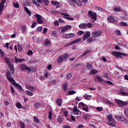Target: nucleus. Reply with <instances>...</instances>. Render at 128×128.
Listing matches in <instances>:
<instances>
[{"mask_svg":"<svg viewBox=\"0 0 128 128\" xmlns=\"http://www.w3.org/2000/svg\"><path fill=\"white\" fill-rule=\"evenodd\" d=\"M121 122H124V124H128V121L126 119V117L124 116H121V119H120Z\"/></svg>","mask_w":128,"mask_h":128,"instance_id":"nucleus-25","label":"nucleus"},{"mask_svg":"<svg viewBox=\"0 0 128 128\" xmlns=\"http://www.w3.org/2000/svg\"><path fill=\"white\" fill-rule=\"evenodd\" d=\"M76 93V91L70 90L69 92H68V96H72V94H74Z\"/></svg>","mask_w":128,"mask_h":128,"instance_id":"nucleus-43","label":"nucleus"},{"mask_svg":"<svg viewBox=\"0 0 128 128\" xmlns=\"http://www.w3.org/2000/svg\"><path fill=\"white\" fill-rule=\"evenodd\" d=\"M34 108L36 109L40 108V104L39 102L36 103L34 105Z\"/></svg>","mask_w":128,"mask_h":128,"instance_id":"nucleus-33","label":"nucleus"},{"mask_svg":"<svg viewBox=\"0 0 128 128\" xmlns=\"http://www.w3.org/2000/svg\"><path fill=\"white\" fill-rule=\"evenodd\" d=\"M95 80H94V82H96V80H98V82H104V79L98 76H96L94 77Z\"/></svg>","mask_w":128,"mask_h":128,"instance_id":"nucleus-14","label":"nucleus"},{"mask_svg":"<svg viewBox=\"0 0 128 128\" xmlns=\"http://www.w3.org/2000/svg\"><path fill=\"white\" fill-rule=\"evenodd\" d=\"M115 118L118 120V122H120V119L122 118V116H115Z\"/></svg>","mask_w":128,"mask_h":128,"instance_id":"nucleus-49","label":"nucleus"},{"mask_svg":"<svg viewBox=\"0 0 128 128\" xmlns=\"http://www.w3.org/2000/svg\"><path fill=\"white\" fill-rule=\"evenodd\" d=\"M20 128H26L24 122H20Z\"/></svg>","mask_w":128,"mask_h":128,"instance_id":"nucleus-41","label":"nucleus"},{"mask_svg":"<svg viewBox=\"0 0 128 128\" xmlns=\"http://www.w3.org/2000/svg\"><path fill=\"white\" fill-rule=\"evenodd\" d=\"M50 44V41L48 40H47L46 42H44V46H46Z\"/></svg>","mask_w":128,"mask_h":128,"instance_id":"nucleus-62","label":"nucleus"},{"mask_svg":"<svg viewBox=\"0 0 128 128\" xmlns=\"http://www.w3.org/2000/svg\"><path fill=\"white\" fill-rule=\"evenodd\" d=\"M86 66H87V68L88 70H92V64H90V63H86Z\"/></svg>","mask_w":128,"mask_h":128,"instance_id":"nucleus-35","label":"nucleus"},{"mask_svg":"<svg viewBox=\"0 0 128 128\" xmlns=\"http://www.w3.org/2000/svg\"><path fill=\"white\" fill-rule=\"evenodd\" d=\"M107 120L110 122L112 120V115L110 114L107 116Z\"/></svg>","mask_w":128,"mask_h":128,"instance_id":"nucleus-29","label":"nucleus"},{"mask_svg":"<svg viewBox=\"0 0 128 128\" xmlns=\"http://www.w3.org/2000/svg\"><path fill=\"white\" fill-rule=\"evenodd\" d=\"M37 24L38 23H36V22H34L31 26L32 28H36V26Z\"/></svg>","mask_w":128,"mask_h":128,"instance_id":"nucleus-50","label":"nucleus"},{"mask_svg":"<svg viewBox=\"0 0 128 128\" xmlns=\"http://www.w3.org/2000/svg\"><path fill=\"white\" fill-rule=\"evenodd\" d=\"M71 28H72V26H70V25H68L67 26L62 27V28L61 29V32H64L68 30H70Z\"/></svg>","mask_w":128,"mask_h":128,"instance_id":"nucleus-11","label":"nucleus"},{"mask_svg":"<svg viewBox=\"0 0 128 128\" xmlns=\"http://www.w3.org/2000/svg\"><path fill=\"white\" fill-rule=\"evenodd\" d=\"M6 78H7L8 80L10 82L12 83V84L15 86V88H17L20 90H23L24 88H22V86L20 85V84L16 82V81H14V78L12 76V75L10 74V72L8 71L6 74Z\"/></svg>","mask_w":128,"mask_h":128,"instance_id":"nucleus-1","label":"nucleus"},{"mask_svg":"<svg viewBox=\"0 0 128 128\" xmlns=\"http://www.w3.org/2000/svg\"><path fill=\"white\" fill-rule=\"evenodd\" d=\"M74 36H76V34L72 33L66 34V38H74Z\"/></svg>","mask_w":128,"mask_h":128,"instance_id":"nucleus-18","label":"nucleus"},{"mask_svg":"<svg viewBox=\"0 0 128 128\" xmlns=\"http://www.w3.org/2000/svg\"><path fill=\"white\" fill-rule=\"evenodd\" d=\"M90 51L88 50V51H86L82 56V58H83V56H84L88 54H90Z\"/></svg>","mask_w":128,"mask_h":128,"instance_id":"nucleus-47","label":"nucleus"},{"mask_svg":"<svg viewBox=\"0 0 128 128\" xmlns=\"http://www.w3.org/2000/svg\"><path fill=\"white\" fill-rule=\"evenodd\" d=\"M92 40H94V39L92 38H90L87 39V42H92Z\"/></svg>","mask_w":128,"mask_h":128,"instance_id":"nucleus-59","label":"nucleus"},{"mask_svg":"<svg viewBox=\"0 0 128 128\" xmlns=\"http://www.w3.org/2000/svg\"><path fill=\"white\" fill-rule=\"evenodd\" d=\"M68 54L66 53L62 56H60L58 58V64H61L62 62H66V60H68Z\"/></svg>","mask_w":128,"mask_h":128,"instance_id":"nucleus-2","label":"nucleus"},{"mask_svg":"<svg viewBox=\"0 0 128 128\" xmlns=\"http://www.w3.org/2000/svg\"><path fill=\"white\" fill-rule=\"evenodd\" d=\"M83 98H85V100H90L92 98V96L90 95H84Z\"/></svg>","mask_w":128,"mask_h":128,"instance_id":"nucleus-26","label":"nucleus"},{"mask_svg":"<svg viewBox=\"0 0 128 128\" xmlns=\"http://www.w3.org/2000/svg\"><path fill=\"white\" fill-rule=\"evenodd\" d=\"M24 10L26 12V14H28L29 16H32V12L28 10V8L24 7Z\"/></svg>","mask_w":128,"mask_h":128,"instance_id":"nucleus-24","label":"nucleus"},{"mask_svg":"<svg viewBox=\"0 0 128 128\" xmlns=\"http://www.w3.org/2000/svg\"><path fill=\"white\" fill-rule=\"evenodd\" d=\"M115 33H116L118 34V36H120L121 34L120 31L119 30L115 31Z\"/></svg>","mask_w":128,"mask_h":128,"instance_id":"nucleus-61","label":"nucleus"},{"mask_svg":"<svg viewBox=\"0 0 128 128\" xmlns=\"http://www.w3.org/2000/svg\"><path fill=\"white\" fill-rule=\"evenodd\" d=\"M86 26H88V28H92V25L90 23H88L86 24Z\"/></svg>","mask_w":128,"mask_h":128,"instance_id":"nucleus-57","label":"nucleus"},{"mask_svg":"<svg viewBox=\"0 0 128 128\" xmlns=\"http://www.w3.org/2000/svg\"><path fill=\"white\" fill-rule=\"evenodd\" d=\"M68 82H65L63 86V90H64V92H66V90H68Z\"/></svg>","mask_w":128,"mask_h":128,"instance_id":"nucleus-20","label":"nucleus"},{"mask_svg":"<svg viewBox=\"0 0 128 128\" xmlns=\"http://www.w3.org/2000/svg\"><path fill=\"white\" fill-rule=\"evenodd\" d=\"M84 34V32L83 31H78V36H82V34Z\"/></svg>","mask_w":128,"mask_h":128,"instance_id":"nucleus-56","label":"nucleus"},{"mask_svg":"<svg viewBox=\"0 0 128 128\" xmlns=\"http://www.w3.org/2000/svg\"><path fill=\"white\" fill-rule=\"evenodd\" d=\"M8 68L9 70H10L12 72V74L14 72V64L12 63H10V64H8Z\"/></svg>","mask_w":128,"mask_h":128,"instance_id":"nucleus-19","label":"nucleus"},{"mask_svg":"<svg viewBox=\"0 0 128 128\" xmlns=\"http://www.w3.org/2000/svg\"><path fill=\"white\" fill-rule=\"evenodd\" d=\"M12 4L14 6V8H20V6L18 5V4L13 2Z\"/></svg>","mask_w":128,"mask_h":128,"instance_id":"nucleus-36","label":"nucleus"},{"mask_svg":"<svg viewBox=\"0 0 128 128\" xmlns=\"http://www.w3.org/2000/svg\"><path fill=\"white\" fill-rule=\"evenodd\" d=\"M90 36V32H85L83 35V40H86Z\"/></svg>","mask_w":128,"mask_h":128,"instance_id":"nucleus-10","label":"nucleus"},{"mask_svg":"<svg viewBox=\"0 0 128 128\" xmlns=\"http://www.w3.org/2000/svg\"><path fill=\"white\" fill-rule=\"evenodd\" d=\"M56 104H58V106H62V99H57L56 101Z\"/></svg>","mask_w":128,"mask_h":128,"instance_id":"nucleus-17","label":"nucleus"},{"mask_svg":"<svg viewBox=\"0 0 128 128\" xmlns=\"http://www.w3.org/2000/svg\"><path fill=\"white\" fill-rule=\"evenodd\" d=\"M6 2V0H2L0 3V6L2 8H4V4Z\"/></svg>","mask_w":128,"mask_h":128,"instance_id":"nucleus-28","label":"nucleus"},{"mask_svg":"<svg viewBox=\"0 0 128 128\" xmlns=\"http://www.w3.org/2000/svg\"><path fill=\"white\" fill-rule=\"evenodd\" d=\"M102 60L104 62H106V57L104 56H103L102 58Z\"/></svg>","mask_w":128,"mask_h":128,"instance_id":"nucleus-63","label":"nucleus"},{"mask_svg":"<svg viewBox=\"0 0 128 128\" xmlns=\"http://www.w3.org/2000/svg\"><path fill=\"white\" fill-rule=\"evenodd\" d=\"M83 110H84L86 112H88V106L86 107H84L83 108Z\"/></svg>","mask_w":128,"mask_h":128,"instance_id":"nucleus-54","label":"nucleus"},{"mask_svg":"<svg viewBox=\"0 0 128 128\" xmlns=\"http://www.w3.org/2000/svg\"><path fill=\"white\" fill-rule=\"evenodd\" d=\"M42 28L40 26H39L37 28V32H42Z\"/></svg>","mask_w":128,"mask_h":128,"instance_id":"nucleus-52","label":"nucleus"},{"mask_svg":"<svg viewBox=\"0 0 128 128\" xmlns=\"http://www.w3.org/2000/svg\"><path fill=\"white\" fill-rule=\"evenodd\" d=\"M70 78H72V74L70 73H68L66 76V80H70Z\"/></svg>","mask_w":128,"mask_h":128,"instance_id":"nucleus-45","label":"nucleus"},{"mask_svg":"<svg viewBox=\"0 0 128 128\" xmlns=\"http://www.w3.org/2000/svg\"><path fill=\"white\" fill-rule=\"evenodd\" d=\"M79 28H81L82 30H85V28H86V23L80 24L79 25Z\"/></svg>","mask_w":128,"mask_h":128,"instance_id":"nucleus-21","label":"nucleus"},{"mask_svg":"<svg viewBox=\"0 0 128 128\" xmlns=\"http://www.w3.org/2000/svg\"><path fill=\"white\" fill-rule=\"evenodd\" d=\"M16 106L18 108H22V104L20 102H16Z\"/></svg>","mask_w":128,"mask_h":128,"instance_id":"nucleus-40","label":"nucleus"},{"mask_svg":"<svg viewBox=\"0 0 128 128\" xmlns=\"http://www.w3.org/2000/svg\"><path fill=\"white\" fill-rule=\"evenodd\" d=\"M124 113L126 118H128V108H126L124 110Z\"/></svg>","mask_w":128,"mask_h":128,"instance_id":"nucleus-37","label":"nucleus"},{"mask_svg":"<svg viewBox=\"0 0 128 128\" xmlns=\"http://www.w3.org/2000/svg\"><path fill=\"white\" fill-rule=\"evenodd\" d=\"M104 82H105V84H111L112 86L114 84L112 82L108 80H106Z\"/></svg>","mask_w":128,"mask_h":128,"instance_id":"nucleus-51","label":"nucleus"},{"mask_svg":"<svg viewBox=\"0 0 128 128\" xmlns=\"http://www.w3.org/2000/svg\"><path fill=\"white\" fill-rule=\"evenodd\" d=\"M90 74H98V70H92L90 71Z\"/></svg>","mask_w":128,"mask_h":128,"instance_id":"nucleus-31","label":"nucleus"},{"mask_svg":"<svg viewBox=\"0 0 128 128\" xmlns=\"http://www.w3.org/2000/svg\"><path fill=\"white\" fill-rule=\"evenodd\" d=\"M10 92H11L12 94H14V92H16V90H14V86H10Z\"/></svg>","mask_w":128,"mask_h":128,"instance_id":"nucleus-39","label":"nucleus"},{"mask_svg":"<svg viewBox=\"0 0 128 128\" xmlns=\"http://www.w3.org/2000/svg\"><path fill=\"white\" fill-rule=\"evenodd\" d=\"M33 54L32 50H29L28 52V56H32Z\"/></svg>","mask_w":128,"mask_h":128,"instance_id":"nucleus-58","label":"nucleus"},{"mask_svg":"<svg viewBox=\"0 0 128 128\" xmlns=\"http://www.w3.org/2000/svg\"><path fill=\"white\" fill-rule=\"evenodd\" d=\"M68 2L70 6H74V0H68Z\"/></svg>","mask_w":128,"mask_h":128,"instance_id":"nucleus-34","label":"nucleus"},{"mask_svg":"<svg viewBox=\"0 0 128 128\" xmlns=\"http://www.w3.org/2000/svg\"><path fill=\"white\" fill-rule=\"evenodd\" d=\"M4 60L6 64H10V58H8V57H4Z\"/></svg>","mask_w":128,"mask_h":128,"instance_id":"nucleus-27","label":"nucleus"},{"mask_svg":"<svg viewBox=\"0 0 128 128\" xmlns=\"http://www.w3.org/2000/svg\"><path fill=\"white\" fill-rule=\"evenodd\" d=\"M119 92L120 96H128V88L126 87H123L120 88Z\"/></svg>","mask_w":128,"mask_h":128,"instance_id":"nucleus-3","label":"nucleus"},{"mask_svg":"<svg viewBox=\"0 0 128 128\" xmlns=\"http://www.w3.org/2000/svg\"><path fill=\"white\" fill-rule=\"evenodd\" d=\"M20 68L22 70V72H30L32 70V68H29L26 64H20Z\"/></svg>","mask_w":128,"mask_h":128,"instance_id":"nucleus-5","label":"nucleus"},{"mask_svg":"<svg viewBox=\"0 0 128 128\" xmlns=\"http://www.w3.org/2000/svg\"><path fill=\"white\" fill-rule=\"evenodd\" d=\"M63 110H64L63 113L65 115V116H68V112L66 111V109L64 108Z\"/></svg>","mask_w":128,"mask_h":128,"instance_id":"nucleus-44","label":"nucleus"},{"mask_svg":"<svg viewBox=\"0 0 128 128\" xmlns=\"http://www.w3.org/2000/svg\"><path fill=\"white\" fill-rule=\"evenodd\" d=\"M88 16L92 20V22H94L96 20V12H92V10H89L88 12Z\"/></svg>","mask_w":128,"mask_h":128,"instance_id":"nucleus-4","label":"nucleus"},{"mask_svg":"<svg viewBox=\"0 0 128 128\" xmlns=\"http://www.w3.org/2000/svg\"><path fill=\"white\" fill-rule=\"evenodd\" d=\"M108 18L110 22H116V19L112 16H109Z\"/></svg>","mask_w":128,"mask_h":128,"instance_id":"nucleus-22","label":"nucleus"},{"mask_svg":"<svg viewBox=\"0 0 128 128\" xmlns=\"http://www.w3.org/2000/svg\"><path fill=\"white\" fill-rule=\"evenodd\" d=\"M64 128H72L70 126L68 125V124H66L64 126Z\"/></svg>","mask_w":128,"mask_h":128,"instance_id":"nucleus-64","label":"nucleus"},{"mask_svg":"<svg viewBox=\"0 0 128 128\" xmlns=\"http://www.w3.org/2000/svg\"><path fill=\"white\" fill-rule=\"evenodd\" d=\"M114 12H122V9L120 8L115 7L114 9Z\"/></svg>","mask_w":128,"mask_h":128,"instance_id":"nucleus-42","label":"nucleus"},{"mask_svg":"<svg viewBox=\"0 0 128 128\" xmlns=\"http://www.w3.org/2000/svg\"><path fill=\"white\" fill-rule=\"evenodd\" d=\"M48 118L49 120H52V111L49 112Z\"/></svg>","mask_w":128,"mask_h":128,"instance_id":"nucleus-38","label":"nucleus"},{"mask_svg":"<svg viewBox=\"0 0 128 128\" xmlns=\"http://www.w3.org/2000/svg\"><path fill=\"white\" fill-rule=\"evenodd\" d=\"M26 94L28 96H34L33 92H31L28 90L26 91Z\"/></svg>","mask_w":128,"mask_h":128,"instance_id":"nucleus-30","label":"nucleus"},{"mask_svg":"<svg viewBox=\"0 0 128 128\" xmlns=\"http://www.w3.org/2000/svg\"><path fill=\"white\" fill-rule=\"evenodd\" d=\"M100 36H102V32L100 31L94 32L92 34V36L94 38H97Z\"/></svg>","mask_w":128,"mask_h":128,"instance_id":"nucleus-12","label":"nucleus"},{"mask_svg":"<svg viewBox=\"0 0 128 128\" xmlns=\"http://www.w3.org/2000/svg\"><path fill=\"white\" fill-rule=\"evenodd\" d=\"M34 16L36 18V22L38 24H44V21L42 20V16L40 14H36Z\"/></svg>","mask_w":128,"mask_h":128,"instance_id":"nucleus-8","label":"nucleus"},{"mask_svg":"<svg viewBox=\"0 0 128 128\" xmlns=\"http://www.w3.org/2000/svg\"><path fill=\"white\" fill-rule=\"evenodd\" d=\"M74 2L76 4L77 6H82V2L80 0H73Z\"/></svg>","mask_w":128,"mask_h":128,"instance_id":"nucleus-23","label":"nucleus"},{"mask_svg":"<svg viewBox=\"0 0 128 128\" xmlns=\"http://www.w3.org/2000/svg\"><path fill=\"white\" fill-rule=\"evenodd\" d=\"M80 38H79L77 40H73L70 43H69L68 44V46H72V45L74 44H78V42H80Z\"/></svg>","mask_w":128,"mask_h":128,"instance_id":"nucleus-15","label":"nucleus"},{"mask_svg":"<svg viewBox=\"0 0 128 128\" xmlns=\"http://www.w3.org/2000/svg\"><path fill=\"white\" fill-rule=\"evenodd\" d=\"M115 102H116L118 106L120 107L124 106H126L128 104V102L126 101L124 102L122 100H116Z\"/></svg>","mask_w":128,"mask_h":128,"instance_id":"nucleus-7","label":"nucleus"},{"mask_svg":"<svg viewBox=\"0 0 128 128\" xmlns=\"http://www.w3.org/2000/svg\"><path fill=\"white\" fill-rule=\"evenodd\" d=\"M111 54L116 58H120V56H126V54L124 53H122V52H116L114 51L112 52Z\"/></svg>","mask_w":128,"mask_h":128,"instance_id":"nucleus-6","label":"nucleus"},{"mask_svg":"<svg viewBox=\"0 0 128 128\" xmlns=\"http://www.w3.org/2000/svg\"><path fill=\"white\" fill-rule=\"evenodd\" d=\"M14 60L15 64H22V62H24L26 60L23 58H18L16 56H15Z\"/></svg>","mask_w":128,"mask_h":128,"instance_id":"nucleus-13","label":"nucleus"},{"mask_svg":"<svg viewBox=\"0 0 128 128\" xmlns=\"http://www.w3.org/2000/svg\"><path fill=\"white\" fill-rule=\"evenodd\" d=\"M108 126H112V128H116V124H112L110 122L108 123Z\"/></svg>","mask_w":128,"mask_h":128,"instance_id":"nucleus-46","label":"nucleus"},{"mask_svg":"<svg viewBox=\"0 0 128 128\" xmlns=\"http://www.w3.org/2000/svg\"><path fill=\"white\" fill-rule=\"evenodd\" d=\"M96 110H98V112H102V108L101 107H97Z\"/></svg>","mask_w":128,"mask_h":128,"instance_id":"nucleus-60","label":"nucleus"},{"mask_svg":"<svg viewBox=\"0 0 128 128\" xmlns=\"http://www.w3.org/2000/svg\"><path fill=\"white\" fill-rule=\"evenodd\" d=\"M80 112V110L78 109V107L76 106H74L73 108V112H74V114L78 115V112Z\"/></svg>","mask_w":128,"mask_h":128,"instance_id":"nucleus-16","label":"nucleus"},{"mask_svg":"<svg viewBox=\"0 0 128 128\" xmlns=\"http://www.w3.org/2000/svg\"><path fill=\"white\" fill-rule=\"evenodd\" d=\"M34 122H40L38 118L36 116H34Z\"/></svg>","mask_w":128,"mask_h":128,"instance_id":"nucleus-55","label":"nucleus"},{"mask_svg":"<svg viewBox=\"0 0 128 128\" xmlns=\"http://www.w3.org/2000/svg\"><path fill=\"white\" fill-rule=\"evenodd\" d=\"M119 24L121 26H128V24H126V22H120Z\"/></svg>","mask_w":128,"mask_h":128,"instance_id":"nucleus-32","label":"nucleus"},{"mask_svg":"<svg viewBox=\"0 0 128 128\" xmlns=\"http://www.w3.org/2000/svg\"><path fill=\"white\" fill-rule=\"evenodd\" d=\"M96 10H100V12H102L104 10V8L100 7V6H96Z\"/></svg>","mask_w":128,"mask_h":128,"instance_id":"nucleus-53","label":"nucleus"},{"mask_svg":"<svg viewBox=\"0 0 128 128\" xmlns=\"http://www.w3.org/2000/svg\"><path fill=\"white\" fill-rule=\"evenodd\" d=\"M32 2H33V4H36V6H40V4H38V2H36V0H33Z\"/></svg>","mask_w":128,"mask_h":128,"instance_id":"nucleus-48","label":"nucleus"},{"mask_svg":"<svg viewBox=\"0 0 128 128\" xmlns=\"http://www.w3.org/2000/svg\"><path fill=\"white\" fill-rule=\"evenodd\" d=\"M62 16H64V18H66V20H74V18H71L70 16V15L66 14H64V13H61Z\"/></svg>","mask_w":128,"mask_h":128,"instance_id":"nucleus-9","label":"nucleus"}]
</instances>
